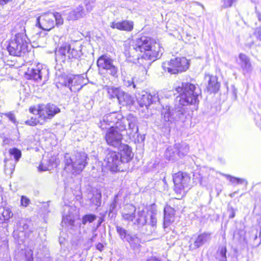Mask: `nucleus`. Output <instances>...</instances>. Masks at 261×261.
Masks as SVG:
<instances>
[{
  "mask_svg": "<svg viewBox=\"0 0 261 261\" xmlns=\"http://www.w3.org/2000/svg\"><path fill=\"white\" fill-rule=\"evenodd\" d=\"M176 90L179 93V103L181 107L172 108L166 106L163 107L161 115L166 126L170 127L176 122L184 120L186 117V110L184 106L198 103L201 95L199 86L188 82L182 83L181 86L176 88Z\"/></svg>",
  "mask_w": 261,
  "mask_h": 261,
  "instance_id": "f257e3e1",
  "label": "nucleus"
},
{
  "mask_svg": "<svg viewBox=\"0 0 261 261\" xmlns=\"http://www.w3.org/2000/svg\"><path fill=\"white\" fill-rule=\"evenodd\" d=\"M163 50L159 43L146 36L137 39L130 48L132 53L135 51L141 54L138 55V63L144 67L145 71L151 64L152 61H154L161 57Z\"/></svg>",
  "mask_w": 261,
  "mask_h": 261,
  "instance_id": "f03ea898",
  "label": "nucleus"
},
{
  "mask_svg": "<svg viewBox=\"0 0 261 261\" xmlns=\"http://www.w3.org/2000/svg\"><path fill=\"white\" fill-rule=\"evenodd\" d=\"M137 122V118L132 114L128 115L125 118L121 113L113 112L103 116L100 119L98 126L101 129H104L109 125H115L120 131H125L127 123L128 129L127 134L130 139H135L138 136Z\"/></svg>",
  "mask_w": 261,
  "mask_h": 261,
  "instance_id": "7ed1b4c3",
  "label": "nucleus"
},
{
  "mask_svg": "<svg viewBox=\"0 0 261 261\" xmlns=\"http://www.w3.org/2000/svg\"><path fill=\"white\" fill-rule=\"evenodd\" d=\"M87 155L85 152H77L73 155H64V170L72 174H79L87 164Z\"/></svg>",
  "mask_w": 261,
  "mask_h": 261,
  "instance_id": "20e7f679",
  "label": "nucleus"
},
{
  "mask_svg": "<svg viewBox=\"0 0 261 261\" xmlns=\"http://www.w3.org/2000/svg\"><path fill=\"white\" fill-rule=\"evenodd\" d=\"M29 39L23 33L16 34L11 38L7 47L9 54L20 57L28 49Z\"/></svg>",
  "mask_w": 261,
  "mask_h": 261,
  "instance_id": "39448f33",
  "label": "nucleus"
},
{
  "mask_svg": "<svg viewBox=\"0 0 261 261\" xmlns=\"http://www.w3.org/2000/svg\"><path fill=\"white\" fill-rule=\"evenodd\" d=\"M82 55L81 47H71L68 43L62 44L55 52L56 59L63 62L71 59H78Z\"/></svg>",
  "mask_w": 261,
  "mask_h": 261,
  "instance_id": "423d86ee",
  "label": "nucleus"
},
{
  "mask_svg": "<svg viewBox=\"0 0 261 261\" xmlns=\"http://www.w3.org/2000/svg\"><path fill=\"white\" fill-rule=\"evenodd\" d=\"M162 67L171 74H177L186 71L189 67V62L185 57H176L163 63Z\"/></svg>",
  "mask_w": 261,
  "mask_h": 261,
  "instance_id": "0eeeda50",
  "label": "nucleus"
},
{
  "mask_svg": "<svg viewBox=\"0 0 261 261\" xmlns=\"http://www.w3.org/2000/svg\"><path fill=\"white\" fill-rule=\"evenodd\" d=\"M156 221L155 211L151 210L147 212L146 208H143L141 210L139 208L134 224L140 226L148 224L154 227L156 225Z\"/></svg>",
  "mask_w": 261,
  "mask_h": 261,
  "instance_id": "6e6552de",
  "label": "nucleus"
},
{
  "mask_svg": "<svg viewBox=\"0 0 261 261\" xmlns=\"http://www.w3.org/2000/svg\"><path fill=\"white\" fill-rule=\"evenodd\" d=\"M174 191L177 194L185 193L191 186V177L187 173L178 172L173 175Z\"/></svg>",
  "mask_w": 261,
  "mask_h": 261,
  "instance_id": "1a4fd4ad",
  "label": "nucleus"
},
{
  "mask_svg": "<svg viewBox=\"0 0 261 261\" xmlns=\"http://www.w3.org/2000/svg\"><path fill=\"white\" fill-rule=\"evenodd\" d=\"M48 69L46 66L38 63L36 65L28 68L26 72V76L28 79L36 81H41L42 79L46 81L48 79Z\"/></svg>",
  "mask_w": 261,
  "mask_h": 261,
  "instance_id": "9d476101",
  "label": "nucleus"
},
{
  "mask_svg": "<svg viewBox=\"0 0 261 261\" xmlns=\"http://www.w3.org/2000/svg\"><path fill=\"white\" fill-rule=\"evenodd\" d=\"M97 65L99 69L106 70L113 77H117L118 68L113 64V60L106 55L101 56L97 61Z\"/></svg>",
  "mask_w": 261,
  "mask_h": 261,
  "instance_id": "9b49d317",
  "label": "nucleus"
},
{
  "mask_svg": "<svg viewBox=\"0 0 261 261\" xmlns=\"http://www.w3.org/2000/svg\"><path fill=\"white\" fill-rule=\"evenodd\" d=\"M106 166L112 171H122L121 169L122 161L120 159L119 153L115 151H109L104 160Z\"/></svg>",
  "mask_w": 261,
  "mask_h": 261,
  "instance_id": "f8f14e48",
  "label": "nucleus"
},
{
  "mask_svg": "<svg viewBox=\"0 0 261 261\" xmlns=\"http://www.w3.org/2000/svg\"><path fill=\"white\" fill-rule=\"evenodd\" d=\"M109 127L110 128L106 134V140L109 145L117 147L121 145L122 139L121 134L122 131H120L118 128H116L115 125H109L107 128Z\"/></svg>",
  "mask_w": 261,
  "mask_h": 261,
  "instance_id": "ddd939ff",
  "label": "nucleus"
},
{
  "mask_svg": "<svg viewBox=\"0 0 261 261\" xmlns=\"http://www.w3.org/2000/svg\"><path fill=\"white\" fill-rule=\"evenodd\" d=\"M137 100L140 107H145L146 109H148L150 105L159 101V98L158 93L155 92L148 93L145 91H143L138 94L137 96Z\"/></svg>",
  "mask_w": 261,
  "mask_h": 261,
  "instance_id": "4468645a",
  "label": "nucleus"
},
{
  "mask_svg": "<svg viewBox=\"0 0 261 261\" xmlns=\"http://www.w3.org/2000/svg\"><path fill=\"white\" fill-rule=\"evenodd\" d=\"M63 23V17H38L37 25L45 31H50L55 25L59 27Z\"/></svg>",
  "mask_w": 261,
  "mask_h": 261,
  "instance_id": "2eb2a0df",
  "label": "nucleus"
},
{
  "mask_svg": "<svg viewBox=\"0 0 261 261\" xmlns=\"http://www.w3.org/2000/svg\"><path fill=\"white\" fill-rule=\"evenodd\" d=\"M86 81L84 75H74L68 77L65 81L64 85L68 87L71 91L75 92L81 89L83 86L86 84Z\"/></svg>",
  "mask_w": 261,
  "mask_h": 261,
  "instance_id": "dca6fc26",
  "label": "nucleus"
},
{
  "mask_svg": "<svg viewBox=\"0 0 261 261\" xmlns=\"http://www.w3.org/2000/svg\"><path fill=\"white\" fill-rule=\"evenodd\" d=\"M238 65L240 66L243 74L245 76L250 75L253 67L250 58L243 53L239 55L237 60Z\"/></svg>",
  "mask_w": 261,
  "mask_h": 261,
  "instance_id": "f3484780",
  "label": "nucleus"
},
{
  "mask_svg": "<svg viewBox=\"0 0 261 261\" xmlns=\"http://www.w3.org/2000/svg\"><path fill=\"white\" fill-rule=\"evenodd\" d=\"M211 233L206 232L198 234L194 239L193 243L190 244V249L194 250L209 243L211 240Z\"/></svg>",
  "mask_w": 261,
  "mask_h": 261,
  "instance_id": "a211bd4d",
  "label": "nucleus"
},
{
  "mask_svg": "<svg viewBox=\"0 0 261 261\" xmlns=\"http://www.w3.org/2000/svg\"><path fill=\"white\" fill-rule=\"evenodd\" d=\"M120 145V153L119 154L122 164L129 162L134 155L131 148L126 144Z\"/></svg>",
  "mask_w": 261,
  "mask_h": 261,
  "instance_id": "6ab92c4d",
  "label": "nucleus"
},
{
  "mask_svg": "<svg viewBox=\"0 0 261 261\" xmlns=\"http://www.w3.org/2000/svg\"><path fill=\"white\" fill-rule=\"evenodd\" d=\"M29 110L31 113L38 115L42 120H45L49 119L47 105H39L37 107H31Z\"/></svg>",
  "mask_w": 261,
  "mask_h": 261,
  "instance_id": "aec40b11",
  "label": "nucleus"
},
{
  "mask_svg": "<svg viewBox=\"0 0 261 261\" xmlns=\"http://www.w3.org/2000/svg\"><path fill=\"white\" fill-rule=\"evenodd\" d=\"M110 27L113 29H117L121 31H131L134 28L133 22L130 20H123L118 22H113Z\"/></svg>",
  "mask_w": 261,
  "mask_h": 261,
  "instance_id": "412c9836",
  "label": "nucleus"
},
{
  "mask_svg": "<svg viewBox=\"0 0 261 261\" xmlns=\"http://www.w3.org/2000/svg\"><path fill=\"white\" fill-rule=\"evenodd\" d=\"M135 212L136 207L134 205H127L122 212V217L124 220L128 222H134L136 217Z\"/></svg>",
  "mask_w": 261,
  "mask_h": 261,
  "instance_id": "4be33fe9",
  "label": "nucleus"
},
{
  "mask_svg": "<svg viewBox=\"0 0 261 261\" xmlns=\"http://www.w3.org/2000/svg\"><path fill=\"white\" fill-rule=\"evenodd\" d=\"M174 210L169 206H166L164 208V227H167L174 220Z\"/></svg>",
  "mask_w": 261,
  "mask_h": 261,
  "instance_id": "5701e85b",
  "label": "nucleus"
},
{
  "mask_svg": "<svg viewBox=\"0 0 261 261\" xmlns=\"http://www.w3.org/2000/svg\"><path fill=\"white\" fill-rule=\"evenodd\" d=\"M2 217L4 218V221L2 222L3 227L5 228H7L8 226V222L9 219L12 217L13 214L11 211V209L9 206H5L3 208V211L2 213Z\"/></svg>",
  "mask_w": 261,
  "mask_h": 261,
  "instance_id": "b1692460",
  "label": "nucleus"
},
{
  "mask_svg": "<svg viewBox=\"0 0 261 261\" xmlns=\"http://www.w3.org/2000/svg\"><path fill=\"white\" fill-rule=\"evenodd\" d=\"M219 87L220 85L217 82L216 77L212 75L210 76L207 87L208 91L211 93H216L219 90Z\"/></svg>",
  "mask_w": 261,
  "mask_h": 261,
  "instance_id": "393cba45",
  "label": "nucleus"
},
{
  "mask_svg": "<svg viewBox=\"0 0 261 261\" xmlns=\"http://www.w3.org/2000/svg\"><path fill=\"white\" fill-rule=\"evenodd\" d=\"M174 148L179 157L187 155L189 150V146L185 143L175 144Z\"/></svg>",
  "mask_w": 261,
  "mask_h": 261,
  "instance_id": "a878e982",
  "label": "nucleus"
},
{
  "mask_svg": "<svg viewBox=\"0 0 261 261\" xmlns=\"http://www.w3.org/2000/svg\"><path fill=\"white\" fill-rule=\"evenodd\" d=\"M117 99L119 103L122 106L130 105L133 102L131 96L123 91H121Z\"/></svg>",
  "mask_w": 261,
  "mask_h": 261,
  "instance_id": "bb28decb",
  "label": "nucleus"
},
{
  "mask_svg": "<svg viewBox=\"0 0 261 261\" xmlns=\"http://www.w3.org/2000/svg\"><path fill=\"white\" fill-rule=\"evenodd\" d=\"M106 89L110 98H117L118 99L119 94H120L121 90L118 87H107Z\"/></svg>",
  "mask_w": 261,
  "mask_h": 261,
  "instance_id": "cd10ccee",
  "label": "nucleus"
},
{
  "mask_svg": "<svg viewBox=\"0 0 261 261\" xmlns=\"http://www.w3.org/2000/svg\"><path fill=\"white\" fill-rule=\"evenodd\" d=\"M223 176L226 177L232 185H236L243 184L246 185H247V181L245 179L237 178L228 174H223Z\"/></svg>",
  "mask_w": 261,
  "mask_h": 261,
  "instance_id": "c85d7f7f",
  "label": "nucleus"
},
{
  "mask_svg": "<svg viewBox=\"0 0 261 261\" xmlns=\"http://www.w3.org/2000/svg\"><path fill=\"white\" fill-rule=\"evenodd\" d=\"M126 241L128 242L134 249L137 248L140 245V241L135 235H129Z\"/></svg>",
  "mask_w": 261,
  "mask_h": 261,
  "instance_id": "c756f323",
  "label": "nucleus"
},
{
  "mask_svg": "<svg viewBox=\"0 0 261 261\" xmlns=\"http://www.w3.org/2000/svg\"><path fill=\"white\" fill-rule=\"evenodd\" d=\"M48 114L49 119H51L56 114L60 112V110L57 106L53 104H47Z\"/></svg>",
  "mask_w": 261,
  "mask_h": 261,
  "instance_id": "7c9ffc66",
  "label": "nucleus"
},
{
  "mask_svg": "<svg viewBox=\"0 0 261 261\" xmlns=\"http://www.w3.org/2000/svg\"><path fill=\"white\" fill-rule=\"evenodd\" d=\"M176 155H177V151L174 148V146L168 147L165 153L166 158L169 160H174Z\"/></svg>",
  "mask_w": 261,
  "mask_h": 261,
  "instance_id": "2f4dec72",
  "label": "nucleus"
},
{
  "mask_svg": "<svg viewBox=\"0 0 261 261\" xmlns=\"http://www.w3.org/2000/svg\"><path fill=\"white\" fill-rule=\"evenodd\" d=\"M101 192L96 190L93 193V197L91 198V201L94 205L99 206L101 203Z\"/></svg>",
  "mask_w": 261,
  "mask_h": 261,
  "instance_id": "473e14b6",
  "label": "nucleus"
},
{
  "mask_svg": "<svg viewBox=\"0 0 261 261\" xmlns=\"http://www.w3.org/2000/svg\"><path fill=\"white\" fill-rule=\"evenodd\" d=\"M116 231L117 233L119 234L120 238L122 240L126 241L128 237H129V236L130 235L129 233H127L126 230L119 226H116Z\"/></svg>",
  "mask_w": 261,
  "mask_h": 261,
  "instance_id": "72a5a7b5",
  "label": "nucleus"
},
{
  "mask_svg": "<svg viewBox=\"0 0 261 261\" xmlns=\"http://www.w3.org/2000/svg\"><path fill=\"white\" fill-rule=\"evenodd\" d=\"M53 165L51 164L50 161L48 163H45V161L43 160L38 167L39 171H46L50 170L53 168Z\"/></svg>",
  "mask_w": 261,
  "mask_h": 261,
  "instance_id": "f704fd0d",
  "label": "nucleus"
},
{
  "mask_svg": "<svg viewBox=\"0 0 261 261\" xmlns=\"http://www.w3.org/2000/svg\"><path fill=\"white\" fill-rule=\"evenodd\" d=\"M74 220L73 217L69 214V215L64 214L63 215L62 224L72 226L74 225Z\"/></svg>",
  "mask_w": 261,
  "mask_h": 261,
  "instance_id": "c9c22d12",
  "label": "nucleus"
},
{
  "mask_svg": "<svg viewBox=\"0 0 261 261\" xmlns=\"http://www.w3.org/2000/svg\"><path fill=\"white\" fill-rule=\"evenodd\" d=\"M9 152L11 156L14 157L15 162H17L21 156V151L16 148L10 149Z\"/></svg>",
  "mask_w": 261,
  "mask_h": 261,
  "instance_id": "e433bc0d",
  "label": "nucleus"
},
{
  "mask_svg": "<svg viewBox=\"0 0 261 261\" xmlns=\"http://www.w3.org/2000/svg\"><path fill=\"white\" fill-rule=\"evenodd\" d=\"M96 216L94 214L86 215L82 218V223L85 225L87 223H92L96 219Z\"/></svg>",
  "mask_w": 261,
  "mask_h": 261,
  "instance_id": "4c0bfd02",
  "label": "nucleus"
},
{
  "mask_svg": "<svg viewBox=\"0 0 261 261\" xmlns=\"http://www.w3.org/2000/svg\"><path fill=\"white\" fill-rule=\"evenodd\" d=\"M8 241L6 237L0 238V254L7 250Z\"/></svg>",
  "mask_w": 261,
  "mask_h": 261,
  "instance_id": "58836bf2",
  "label": "nucleus"
},
{
  "mask_svg": "<svg viewBox=\"0 0 261 261\" xmlns=\"http://www.w3.org/2000/svg\"><path fill=\"white\" fill-rule=\"evenodd\" d=\"M8 162L9 161L7 160H5V172L6 174L11 175L13 171L14 170L15 168V165L14 164H12L11 163H10V167H8Z\"/></svg>",
  "mask_w": 261,
  "mask_h": 261,
  "instance_id": "ea45409f",
  "label": "nucleus"
},
{
  "mask_svg": "<svg viewBox=\"0 0 261 261\" xmlns=\"http://www.w3.org/2000/svg\"><path fill=\"white\" fill-rule=\"evenodd\" d=\"M226 251L227 250L225 246H222L219 249L218 254L220 261H227L226 256Z\"/></svg>",
  "mask_w": 261,
  "mask_h": 261,
  "instance_id": "a19ab883",
  "label": "nucleus"
},
{
  "mask_svg": "<svg viewBox=\"0 0 261 261\" xmlns=\"http://www.w3.org/2000/svg\"><path fill=\"white\" fill-rule=\"evenodd\" d=\"M83 10V7L80 5L76 9L72 11V14H70V16H82L83 15H86V14Z\"/></svg>",
  "mask_w": 261,
  "mask_h": 261,
  "instance_id": "79ce46f5",
  "label": "nucleus"
},
{
  "mask_svg": "<svg viewBox=\"0 0 261 261\" xmlns=\"http://www.w3.org/2000/svg\"><path fill=\"white\" fill-rule=\"evenodd\" d=\"M30 203V199L25 196H21L20 198V204L23 207L28 206Z\"/></svg>",
  "mask_w": 261,
  "mask_h": 261,
  "instance_id": "37998d69",
  "label": "nucleus"
},
{
  "mask_svg": "<svg viewBox=\"0 0 261 261\" xmlns=\"http://www.w3.org/2000/svg\"><path fill=\"white\" fill-rule=\"evenodd\" d=\"M237 0H222V7L224 8L230 7L232 6L233 4L236 2Z\"/></svg>",
  "mask_w": 261,
  "mask_h": 261,
  "instance_id": "c03bdc74",
  "label": "nucleus"
},
{
  "mask_svg": "<svg viewBox=\"0 0 261 261\" xmlns=\"http://www.w3.org/2000/svg\"><path fill=\"white\" fill-rule=\"evenodd\" d=\"M25 123L31 126H35L37 125L38 123L42 124V122H40L39 119L36 118L31 117V118L25 121Z\"/></svg>",
  "mask_w": 261,
  "mask_h": 261,
  "instance_id": "a18cd8bd",
  "label": "nucleus"
},
{
  "mask_svg": "<svg viewBox=\"0 0 261 261\" xmlns=\"http://www.w3.org/2000/svg\"><path fill=\"white\" fill-rule=\"evenodd\" d=\"M24 261H33V251L31 249L26 250L25 252Z\"/></svg>",
  "mask_w": 261,
  "mask_h": 261,
  "instance_id": "49530a36",
  "label": "nucleus"
},
{
  "mask_svg": "<svg viewBox=\"0 0 261 261\" xmlns=\"http://www.w3.org/2000/svg\"><path fill=\"white\" fill-rule=\"evenodd\" d=\"M124 85L128 87H130L132 86L134 89L136 88V85L135 84L132 79L129 80H125L124 81Z\"/></svg>",
  "mask_w": 261,
  "mask_h": 261,
  "instance_id": "de8ad7c7",
  "label": "nucleus"
},
{
  "mask_svg": "<svg viewBox=\"0 0 261 261\" xmlns=\"http://www.w3.org/2000/svg\"><path fill=\"white\" fill-rule=\"evenodd\" d=\"M44 15H47L49 16H61V15L59 14V13L56 12L55 13L54 11H48L45 13H44Z\"/></svg>",
  "mask_w": 261,
  "mask_h": 261,
  "instance_id": "09e8293b",
  "label": "nucleus"
},
{
  "mask_svg": "<svg viewBox=\"0 0 261 261\" xmlns=\"http://www.w3.org/2000/svg\"><path fill=\"white\" fill-rule=\"evenodd\" d=\"M7 117L9 119V120L12 121L13 123H16V119L13 113H9L6 114Z\"/></svg>",
  "mask_w": 261,
  "mask_h": 261,
  "instance_id": "8fccbe9b",
  "label": "nucleus"
},
{
  "mask_svg": "<svg viewBox=\"0 0 261 261\" xmlns=\"http://www.w3.org/2000/svg\"><path fill=\"white\" fill-rule=\"evenodd\" d=\"M146 261H162L161 258L155 256H151L148 257Z\"/></svg>",
  "mask_w": 261,
  "mask_h": 261,
  "instance_id": "3c124183",
  "label": "nucleus"
},
{
  "mask_svg": "<svg viewBox=\"0 0 261 261\" xmlns=\"http://www.w3.org/2000/svg\"><path fill=\"white\" fill-rule=\"evenodd\" d=\"M12 140L7 138H4L3 139V145H8L11 142Z\"/></svg>",
  "mask_w": 261,
  "mask_h": 261,
  "instance_id": "603ef678",
  "label": "nucleus"
},
{
  "mask_svg": "<svg viewBox=\"0 0 261 261\" xmlns=\"http://www.w3.org/2000/svg\"><path fill=\"white\" fill-rule=\"evenodd\" d=\"M116 206V202L115 201H114L111 205H110V211L111 212H113Z\"/></svg>",
  "mask_w": 261,
  "mask_h": 261,
  "instance_id": "864d4df0",
  "label": "nucleus"
},
{
  "mask_svg": "<svg viewBox=\"0 0 261 261\" xmlns=\"http://www.w3.org/2000/svg\"><path fill=\"white\" fill-rule=\"evenodd\" d=\"M230 210L231 211V214L229 216V218H233L235 216V212L234 210L232 207H231L230 208Z\"/></svg>",
  "mask_w": 261,
  "mask_h": 261,
  "instance_id": "5fc2aeb1",
  "label": "nucleus"
},
{
  "mask_svg": "<svg viewBox=\"0 0 261 261\" xmlns=\"http://www.w3.org/2000/svg\"><path fill=\"white\" fill-rule=\"evenodd\" d=\"M8 1L9 0H0V6H4L7 4Z\"/></svg>",
  "mask_w": 261,
  "mask_h": 261,
  "instance_id": "6e6d98bb",
  "label": "nucleus"
},
{
  "mask_svg": "<svg viewBox=\"0 0 261 261\" xmlns=\"http://www.w3.org/2000/svg\"><path fill=\"white\" fill-rule=\"evenodd\" d=\"M102 247H103V245H102L101 244H100V243L98 244L97 245V248L98 249L100 250H101V248H102Z\"/></svg>",
  "mask_w": 261,
  "mask_h": 261,
  "instance_id": "4d7b16f0",
  "label": "nucleus"
},
{
  "mask_svg": "<svg viewBox=\"0 0 261 261\" xmlns=\"http://www.w3.org/2000/svg\"><path fill=\"white\" fill-rule=\"evenodd\" d=\"M236 193H237V192H233V193L230 194L229 195V196H230V197H231V198H232V197H233L234 196V195H235Z\"/></svg>",
  "mask_w": 261,
  "mask_h": 261,
  "instance_id": "13d9d810",
  "label": "nucleus"
},
{
  "mask_svg": "<svg viewBox=\"0 0 261 261\" xmlns=\"http://www.w3.org/2000/svg\"><path fill=\"white\" fill-rule=\"evenodd\" d=\"M70 207H69V206H65V210H66V209H67V210H68V211L69 210V209H70Z\"/></svg>",
  "mask_w": 261,
  "mask_h": 261,
  "instance_id": "bf43d9fd",
  "label": "nucleus"
},
{
  "mask_svg": "<svg viewBox=\"0 0 261 261\" xmlns=\"http://www.w3.org/2000/svg\"><path fill=\"white\" fill-rule=\"evenodd\" d=\"M96 234H95V233H94V234H93V236L92 238L91 239V241H93V238H94L95 237H96Z\"/></svg>",
  "mask_w": 261,
  "mask_h": 261,
  "instance_id": "052dcab7",
  "label": "nucleus"
},
{
  "mask_svg": "<svg viewBox=\"0 0 261 261\" xmlns=\"http://www.w3.org/2000/svg\"><path fill=\"white\" fill-rule=\"evenodd\" d=\"M27 227H28V226L26 225H24V227H23V230H24L25 228H27Z\"/></svg>",
  "mask_w": 261,
  "mask_h": 261,
  "instance_id": "680f3d73",
  "label": "nucleus"
},
{
  "mask_svg": "<svg viewBox=\"0 0 261 261\" xmlns=\"http://www.w3.org/2000/svg\"><path fill=\"white\" fill-rule=\"evenodd\" d=\"M100 224H101V222H99V223L98 225H100Z\"/></svg>",
  "mask_w": 261,
  "mask_h": 261,
  "instance_id": "e2e57ef3",
  "label": "nucleus"
},
{
  "mask_svg": "<svg viewBox=\"0 0 261 261\" xmlns=\"http://www.w3.org/2000/svg\"><path fill=\"white\" fill-rule=\"evenodd\" d=\"M259 20H261V17H259Z\"/></svg>",
  "mask_w": 261,
  "mask_h": 261,
  "instance_id": "0e129e2a",
  "label": "nucleus"
}]
</instances>
